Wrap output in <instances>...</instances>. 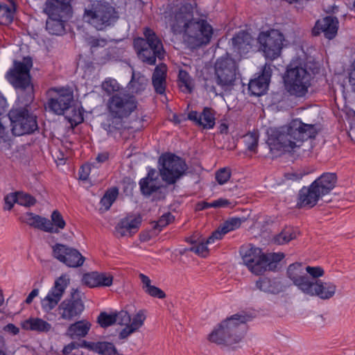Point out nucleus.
<instances>
[{"label": "nucleus", "mask_w": 355, "mask_h": 355, "mask_svg": "<svg viewBox=\"0 0 355 355\" xmlns=\"http://www.w3.org/2000/svg\"><path fill=\"white\" fill-rule=\"evenodd\" d=\"M15 4L12 3V7L6 3H0V24L8 25L12 22L15 12Z\"/></svg>", "instance_id": "36"}, {"label": "nucleus", "mask_w": 355, "mask_h": 355, "mask_svg": "<svg viewBox=\"0 0 355 355\" xmlns=\"http://www.w3.org/2000/svg\"><path fill=\"white\" fill-rule=\"evenodd\" d=\"M82 282L89 288L109 287L113 283V276L110 273L93 271L84 274Z\"/></svg>", "instance_id": "21"}, {"label": "nucleus", "mask_w": 355, "mask_h": 355, "mask_svg": "<svg viewBox=\"0 0 355 355\" xmlns=\"http://www.w3.org/2000/svg\"><path fill=\"white\" fill-rule=\"evenodd\" d=\"M139 277V279L142 284V288L145 292L146 289L150 288L152 286L151 280L150 279V278L148 276H146V275H144L143 273H140Z\"/></svg>", "instance_id": "57"}, {"label": "nucleus", "mask_w": 355, "mask_h": 355, "mask_svg": "<svg viewBox=\"0 0 355 355\" xmlns=\"http://www.w3.org/2000/svg\"><path fill=\"white\" fill-rule=\"evenodd\" d=\"M84 348L92 350L101 355H116L117 349L114 345L110 342H88L82 340Z\"/></svg>", "instance_id": "29"}, {"label": "nucleus", "mask_w": 355, "mask_h": 355, "mask_svg": "<svg viewBox=\"0 0 355 355\" xmlns=\"http://www.w3.org/2000/svg\"><path fill=\"white\" fill-rule=\"evenodd\" d=\"M91 48H96L98 46H104L106 44V40L98 38H92L89 41Z\"/></svg>", "instance_id": "61"}, {"label": "nucleus", "mask_w": 355, "mask_h": 355, "mask_svg": "<svg viewBox=\"0 0 355 355\" xmlns=\"http://www.w3.org/2000/svg\"><path fill=\"white\" fill-rule=\"evenodd\" d=\"M134 96L125 92L112 95L107 101L108 116L102 123V128L108 135H113L124 128L123 119L128 117L137 108Z\"/></svg>", "instance_id": "3"}, {"label": "nucleus", "mask_w": 355, "mask_h": 355, "mask_svg": "<svg viewBox=\"0 0 355 355\" xmlns=\"http://www.w3.org/2000/svg\"><path fill=\"white\" fill-rule=\"evenodd\" d=\"M92 327V324L87 320H80L69 324L66 331V335L70 338L80 339L85 337Z\"/></svg>", "instance_id": "27"}, {"label": "nucleus", "mask_w": 355, "mask_h": 355, "mask_svg": "<svg viewBox=\"0 0 355 355\" xmlns=\"http://www.w3.org/2000/svg\"><path fill=\"white\" fill-rule=\"evenodd\" d=\"M254 42L252 35L245 31H240L231 39V46L223 57V87L234 84L238 71V61L250 52Z\"/></svg>", "instance_id": "4"}, {"label": "nucleus", "mask_w": 355, "mask_h": 355, "mask_svg": "<svg viewBox=\"0 0 355 355\" xmlns=\"http://www.w3.org/2000/svg\"><path fill=\"white\" fill-rule=\"evenodd\" d=\"M71 10L69 0H46L44 7V12L48 17H65Z\"/></svg>", "instance_id": "24"}, {"label": "nucleus", "mask_w": 355, "mask_h": 355, "mask_svg": "<svg viewBox=\"0 0 355 355\" xmlns=\"http://www.w3.org/2000/svg\"><path fill=\"white\" fill-rule=\"evenodd\" d=\"M258 141V135L254 132H250L244 137L245 145L247 149L254 153L257 150Z\"/></svg>", "instance_id": "44"}, {"label": "nucleus", "mask_w": 355, "mask_h": 355, "mask_svg": "<svg viewBox=\"0 0 355 355\" xmlns=\"http://www.w3.org/2000/svg\"><path fill=\"white\" fill-rule=\"evenodd\" d=\"M5 201V209L8 210H10L15 203L18 204V200H17V193H11L8 195H6L4 198Z\"/></svg>", "instance_id": "52"}, {"label": "nucleus", "mask_w": 355, "mask_h": 355, "mask_svg": "<svg viewBox=\"0 0 355 355\" xmlns=\"http://www.w3.org/2000/svg\"><path fill=\"white\" fill-rule=\"evenodd\" d=\"M284 40V34L276 29L261 31L257 37L260 51L266 59L272 61L280 56Z\"/></svg>", "instance_id": "13"}, {"label": "nucleus", "mask_w": 355, "mask_h": 355, "mask_svg": "<svg viewBox=\"0 0 355 355\" xmlns=\"http://www.w3.org/2000/svg\"><path fill=\"white\" fill-rule=\"evenodd\" d=\"M243 260L248 269L260 275L266 270L275 271L279 263L284 258L282 252L264 254L259 248L251 247L242 252Z\"/></svg>", "instance_id": "10"}, {"label": "nucleus", "mask_w": 355, "mask_h": 355, "mask_svg": "<svg viewBox=\"0 0 355 355\" xmlns=\"http://www.w3.org/2000/svg\"><path fill=\"white\" fill-rule=\"evenodd\" d=\"M3 329L12 336H16L19 333V329L12 323L6 324L3 327Z\"/></svg>", "instance_id": "56"}, {"label": "nucleus", "mask_w": 355, "mask_h": 355, "mask_svg": "<svg viewBox=\"0 0 355 355\" xmlns=\"http://www.w3.org/2000/svg\"><path fill=\"white\" fill-rule=\"evenodd\" d=\"M222 239V225H220L216 231H214L211 236H209L206 243L200 242L194 244L190 248V251L193 252L196 254L205 257L208 254V248L207 245L211 244L215 242L216 240H220Z\"/></svg>", "instance_id": "30"}, {"label": "nucleus", "mask_w": 355, "mask_h": 355, "mask_svg": "<svg viewBox=\"0 0 355 355\" xmlns=\"http://www.w3.org/2000/svg\"><path fill=\"white\" fill-rule=\"evenodd\" d=\"M109 156L108 152H103L98 154L96 160L99 163H104L109 159Z\"/></svg>", "instance_id": "63"}, {"label": "nucleus", "mask_w": 355, "mask_h": 355, "mask_svg": "<svg viewBox=\"0 0 355 355\" xmlns=\"http://www.w3.org/2000/svg\"><path fill=\"white\" fill-rule=\"evenodd\" d=\"M296 232L291 227L284 229L279 234L276 235L273 241L278 245H284L296 238Z\"/></svg>", "instance_id": "38"}, {"label": "nucleus", "mask_w": 355, "mask_h": 355, "mask_svg": "<svg viewBox=\"0 0 355 355\" xmlns=\"http://www.w3.org/2000/svg\"><path fill=\"white\" fill-rule=\"evenodd\" d=\"M135 331L130 325H127L120 331L119 337L120 339H125Z\"/></svg>", "instance_id": "59"}, {"label": "nucleus", "mask_w": 355, "mask_h": 355, "mask_svg": "<svg viewBox=\"0 0 355 355\" xmlns=\"http://www.w3.org/2000/svg\"><path fill=\"white\" fill-rule=\"evenodd\" d=\"M146 318L145 311L139 310L131 319L129 325L136 331L143 326Z\"/></svg>", "instance_id": "45"}, {"label": "nucleus", "mask_w": 355, "mask_h": 355, "mask_svg": "<svg viewBox=\"0 0 355 355\" xmlns=\"http://www.w3.org/2000/svg\"><path fill=\"white\" fill-rule=\"evenodd\" d=\"M174 17L177 26L184 28L189 35V42L192 47H200L210 42L213 35L212 26L205 19H193V6L191 3H188V7H180Z\"/></svg>", "instance_id": "2"}, {"label": "nucleus", "mask_w": 355, "mask_h": 355, "mask_svg": "<svg viewBox=\"0 0 355 355\" xmlns=\"http://www.w3.org/2000/svg\"><path fill=\"white\" fill-rule=\"evenodd\" d=\"M167 66L162 63L157 65L152 76V85L157 94H165L166 87Z\"/></svg>", "instance_id": "26"}, {"label": "nucleus", "mask_w": 355, "mask_h": 355, "mask_svg": "<svg viewBox=\"0 0 355 355\" xmlns=\"http://www.w3.org/2000/svg\"><path fill=\"white\" fill-rule=\"evenodd\" d=\"M207 339L209 342L216 345L222 344V322H219L208 335Z\"/></svg>", "instance_id": "43"}, {"label": "nucleus", "mask_w": 355, "mask_h": 355, "mask_svg": "<svg viewBox=\"0 0 355 355\" xmlns=\"http://www.w3.org/2000/svg\"><path fill=\"white\" fill-rule=\"evenodd\" d=\"M52 255L69 268L80 267L85 261V257L77 249L61 243L52 246Z\"/></svg>", "instance_id": "15"}, {"label": "nucleus", "mask_w": 355, "mask_h": 355, "mask_svg": "<svg viewBox=\"0 0 355 355\" xmlns=\"http://www.w3.org/2000/svg\"><path fill=\"white\" fill-rule=\"evenodd\" d=\"M119 195V189L116 187L108 189L101 199L100 204L105 211L110 209Z\"/></svg>", "instance_id": "37"}, {"label": "nucleus", "mask_w": 355, "mask_h": 355, "mask_svg": "<svg viewBox=\"0 0 355 355\" xmlns=\"http://www.w3.org/2000/svg\"><path fill=\"white\" fill-rule=\"evenodd\" d=\"M147 80L146 77L139 73L132 71L131 80L128 83V87L135 93H140L143 92L146 87Z\"/></svg>", "instance_id": "34"}, {"label": "nucleus", "mask_w": 355, "mask_h": 355, "mask_svg": "<svg viewBox=\"0 0 355 355\" xmlns=\"http://www.w3.org/2000/svg\"><path fill=\"white\" fill-rule=\"evenodd\" d=\"M158 164L160 176L168 184H175L187 170L185 161L171 153L162 154L159 157Z\"/></svg>", "instance_id": "11"}, {"label": "nucleus", "mask_w": 355, "mask_h": 355, "mask_svg": "<svg viewBox=\"0 0 355 355\" xmlns=\"http://www.w3.org/2000/svg\"><path fill=\"white\" fill-rule=\"evenodd\" d=\"M336 286L331 282L320 279H310L304 293L310 296H317L321 300H329L336 293Z\"/></svg>", "instance_id": "18"}, {"label": "nucleus", "mask_w": 355, "mask_h": 355, "mask_svg": "<svg viewBox=\"0 0 355 355\" xmlns=\"http://www.w3.org/2000/svg\"><path fill=\"white\" fill-rule=\"evenodd\" d=\"M178 85L184 93L191 94L194 85L193 79L189 73L184 69H180L178 73Z\"/></svg>", "instance_id": "35"}, {"label": "nucleus", "mask_w": 355, "mask_h": 355, "mask_svg": "<svg viewBox=\"0 0 355 355\" xmlns=\"http://www.w3.org/2000/svg\"><path fill=\"white\" fill-rule=\"evenodd\" d=\"M336 173L325 172L316 178L309 187H303L298 193L296 207L312 208L323 196L329 194L336 186Z\"/></svg>", "instance_id": "6"}, {"label": "nucleus", "mask_w": 355, "mask_h": 355, "mask_svg": "<svg viewBox=\"0 0 355 355\" xmlns=\"http://www.w3.org/2000/svg\"><path fill=\"white\" fill-rule=\"evenodd\" d=\"M314 125L303 123L300 119H293L281 128L274 139V144L284 150H291L300 147L308 139L316 135Z\"/></svg>", "instance_id": "5"}, {"label": "nucleus", "mask_w": 355, "mask_h": 355, "mask_svg": "<svg viewBox=\"0 0 355 355\" xmlns=\"http://www.w3.org/2000/svg\"><path fill=\"white\" fill-rule=\"evenodd\" d=\"M257 287L261 291L270 293H277L281 290L280 284L275 279L261 277L256 282Z\"/></svg>", "instance_id": "32"}, {"label": "nucleus", "mask_w": 355, "mask_h": 355, "mask_svg": "<svg viewBox=\"0 0 355 355\" xmlns=\"http://www.w3.org/2000/svg\"><path fill=\"white\" fill-rule=\"evenodd\" d=\"M144 35L145 38L138 37L134 40V47L143 62L154 65L157 58L162 60L164 57L163 44L155 31L150 28H144Z\"/></svg>", "instance_id": "9"}, {"label": "nucleus", "mask_w": 355, "mask_h": 355, "mask_svg": "<svg viewBox=\"0 0 355 355\" xmlns=\"http://www.w3.org/2000/svg\"><path fill=\"white\" fill-rule=\"evenodd\" d=\"M349 82L352 86V89L355 92V60L351 65L350 71L349 73Z\"/></svg>", "instance_id": "55"}, {"label": "nucleus", "mask_w": 355, "mask_h": 355, "mask_svg": "<svg viewBox=\"0 0 355 355\" xmlns=\"http://www.w3.org/2000/svg\"><path fill=\"white\" fill-rule=\"evenodd\" d=\"M69 283V279L66 275H61L55 279L54 286L42 300L41 305L43 311L49 313L58 305Z\"/></svg>", "instance_id": "16"}, {"label": "nucleus", "mask_w": 355, "mask_h": 355, "mask_svg": "<svg viewBox=\"0 0 355 355\" xmlns=\"http://www.w3.org/2000/svg\"><path fill=\"white\" fill-rule=\"evenodd\" d=\"M311 74L300 58L292 59L283 76L286 91L290 96L303 98L311 86Z\"/></svg>", "instance_id": "7"}, {"label": "nucleus", "mask_w": 355, "mask_h": 355, "mask_svg": "<svg viewBox=\"0 0 355 355\" xmlns=\"http://www.w3.org/2000/svg\"><path fill=\"white\" fill-rule=\"evenodd\" d=\"M21 326L24 330L38 333H47L51 329V324L40 318H29L24 320Z\"/></svg>", "instance_id": "31"}, {"label": "nucleus", "mask_w": 355, "mask_h": 355, "mask_svg": "<svg viewBox=\"0 0 355 355\" xmlns=\"http://www.w3.org/2000/svg\"><path fill=\"white\" fill-rule=\"evenodd\" d=\"M39 291L37 289H33L26 298L25 302L26 304H31L33 299L38 295Z\"/></svg>", "instance_id": "64"}, {"label": "nucleus", "mask_w": 355, "mask_h": 355, "mask_svg": "<svg viewBox=\"0 0 355 355\" xmlns=\"http://www.w3.org/2000/svg\"><path fill=\"white\" fill-rule=\"evenodd\" d=\"M102 87L107 94H111L114 92H118L120 87L115 79L108 78L103 82Z\"/></svg>", "instance_id": "47"}, {"label": "nucleus", "mask_w": 355, "mask_h": 355, "mask_svg": "<svg viewBox=\"0 0 355 355\" xmlns=\"http://www.w3.org/2000/svg\"><path fill=\"white\" fill-rule=\"evenodd\" d=\"M306 173L302 172H292L287 173L285 174V178L286 180H292V181H299L302 179L304 175Z\"/></svg>", "instance_id": "54"}, {"label": "nucleus", "mask_w": 355, "mask_h": 355, "mask_svg": "<svg viewBox=\"0 0 355 355\" xmlns=\"http://www.w3.org/2000/svg\"><path fill=\"white\" fill-rule=\"evenodd\" d=\"M51 222L56 232H49V233H58L60 230H63L66 226V223L58 210H54L51 215Z\"/></svg>", "instance_id": "40"}, {"label": "nucleus", "mask_w": 355, "mask_h": 355, "mask_svg": "<svg viewBox=\"0 0 355 355\" xmlns=\"http://www.w3.org/2000/svg\"><path fill=\"white\" fill-rule=\"evenodd\" d=\"M174 220V216L171 213H166L163 214L157 220L155 228L161 230L163 227L170 224Z\"/></svg>", "instance_id": "49"}, {"label": "nucleus", "mask_w": 355, "mask_h": 355, "mask_svg": "<svg viewBox=\"0 0 355 355\" xmlns=\"http://www.w3.org/2000/svg\"><path fill=\"white\" fill-rule=\"evenodd\" d=\"M141 223L140 216H127L121 220L116 227V232L121 236H124L128 233H135Z\"/></svg>", "instance_id": "28"}, {"label": "nucleus", "mask_w": 355, "mask_h": 355, "mask_svg": "<svg viewBox=\"0 0 355 355\" xmlns=\"http://www.w3.org/2000/svg\"><path fill=\"white\" fill-rule=\"evenodd\" d=\"M84 310L85 304L77 289H73L71 295L62 301L57 309L59 319L66 321L79 318Z\"/></svg>", "instance_id": "14"}, {"label": "nucleus", "mask_w": 355, "mask_h": 355, "mask_svg": "<svg viewBox=\"0 0 355 355\" xmlns=\"http://www.w3.org/2000/svg\"><path fill=\"white\" fill-rule=\"evenodd\" d=\"M81 345L82 340L80 343L71 342L64 347L62 352L64 355H75L73 354V350L78 349L79 347L84 348Z\"/></svg>", "instance_id": "53"}, {"label": "nucleus", "mask_w": 355, "mask_h": 355, "mask_svg": "<svg viewBox=\"0 0 355 355\" xmlns=\"http://www.w3.org/2000/svg\"><path fill=\"white\" fill-rule=\"evenodd\" d=\"M116 323L119 325H129L131 321V317L129 313L126 311H121L119 312H115Z\"/></svg>", "instance_id": "48"}, {"label": "nucleus", "mask_w": 355, "mask_h": 355, "mask_svg": "<svg viewBox=\"0 0 355 355\" xmlns=\"http://www.w3.org/2000/svg\"><path fill=\"white\" fill-rule=\"evenodd\" d=\"M32 227L46 232H56L55 228H53V225L51 224V222L49 219L44 217H42L39 215L36 216V218L34 220Z\"/></svg>", "instance_id": "39"}, {"label": "nucleus", "mask_w": 355, "mask_h": 355, "mask_svg": "<svg viewBox=\"0 0 355 355\" xmlns=\"http://www.w3.org/2000/svg\"><path fill=\"white\" fill-rule=\"evenodd\" d=\"M6 107L7 101L1 92H0V116L6 112Z\"/></svg>", "instance_id": "62"}, {"label": "nucleus", "mask_w": 355, "mask_h": 355, "mask_svg": "<svg viewBox=\"0 0 355 355\" xmlns=\"http://www.w3.org/2000/svg\"><path fill=\"white\" fill-rule=\"evenodd\" d=\"M64 17H48L46 22V29L51 35H59L64 31Z\"/></svg>", "instance_id": "33"}, {"label": "nucleus", "mask_w": 355, "mask_h": 355, "mask_svg": "<svg viewBox=\"0 0 355 355\" xmlns=\"http://www.w3.org/2000/svg\"><path fill=\"white\" fill-rule=\"evenodd\" d=\"M6 77L17 93L18 103L8 114L12 133L15 136L33 134L38 130V124L36 115L28 109L35 98L30 68L24 62L15 61Z\"/></svg>", "instance_id": "1"}, {"label": "nucleus", "mask_w": 355, "mask_h": 355, "mask_svg": "<svg viewBox=\"0 0 355 355\" xmlns=\"http://www.w3.org/2000/svg\"><path fill=\"white\" fill-rule=\"evenodd\" d=\"M305 270L312 277L311 279H317L324 275V271L320 266H306Z\"/></svg>", "instance_id": "51"}, {"label": "nucleus", "mask_w": 355, "mask_h": 355, "mask_svg": "<svg viewBox=\"0 0 355 355\" xmlns=\"http://www.w3.org/2000/svg\"><path fill=\"white\" fill-rule=\"evenodd\" d=\"M36 214L31 212H27L22 216L23 222L32 227L34 220L36 218Z\"/></svg>", "instance_id": "58"}, {"label": "nucleus", "mask_w": 355, "mask_h": 355, "mask_svg": "<svg viewBox=\"0 0 355 355\" xmlns=\"http://www.w3.org/2000/svg\"><path fill=\"white\" fill-rule=\"evenodd\" d=\"M272 69L270 64H265L261 72L257 73L254 78L251 79L248 83V92L251 96H260L267 91Z\"/></svg>", "instance_id": "17"}, {"label": "nucleus", "mask_w": 355, "mask_h": 355, "mask_svg": "<svg viewBox=\"0 0 355 355\" xmlns=\"http://www.w3.org/2000/svg\"><path fill=\"white\" fill-rule=\"evenodd\" d=\"M145 293L153 297L158 299H164L166 297V293L164 291L153 285L150 288L146 289Z\"/></svg>", "instance_id": "50"}, {"label": "nucleus", "mask_w": 355, "mask_h": 355, "mask_svg": "<svg viewBox=\"0 0 355 355\" xmlns=\"http://www.w3.org/2000/svg\"><path fill=\"white\" fill-rule=\"evenodd\" d=\"M242 220L239 217H232L223 222V235L238 229L241 225Z\"/></svg>", "instance_id": "42"}, {"label": "nucleus", "mask_w": 355, "mask_h": 355, "mask_svg": "<svg viewBox=\"0 0 355 355\" xmlns=\"http://www.w3.org/2000/svg\"><path fill=\"white\" fill-rule=\"evenodd\" d=\"M338 27L339 21L336 17L327 16L316 21L312 34L318 36L322 33L325 38L332 40L336 36Z\"/></svg>", "instance_id": "19"}, {"label": "nucleus", "mask_w": 355, "mask_h": 355, "mask_svg": "<svg viewBox=\"0 0 355 355\" xmlns=\"http://www.w3.org/2000/svg\"><path fill=\"white\" fill-rule=\"evenodd\" d=\"M73 101V95L67 90H60L55 98H51L48 101V107L53 113L61 115L68 110Z\"/></svg>", "instance_id": "20"}, {"label": "nucleus", "mask_w": 355, "mask_h": 355, "mask_svg": "<svg viewBox=\"0 0 355 355\" xmlns=\"http://www.w3.org/2000/svg\"><path fill=\"white\" fill-rule=\"evenodd\" d=\"M139 185L141 194L145 196H150L156 193L162 187L156 170L149 168L146 176L139 180Z\"/></svg>", "instance_id": "22"}, {"label": "nucleus", "mask_w": 355, "mask_h": 355, "mask_svg": "<svg viewBox=\"0 0 355 355\" xmlns=\"http://www.w3.org/2000/svg\"><path fill=\"white\" fill-rule=\"evenodd\" d=\"M188 119L196 125L207 129L212 128L215 125L214 114L211 109L207 107L203 109L200 114H198L196 111H191L188 114Z\"/></svg>", "instance_id": "25"}, {"label": "nucleus", "mask_w": 355, "mask_h": 355, "mask_svg": "<svg viewBox=\"0 0 355 355\" xmlns=\"http://www.w3.org/2000/svg\"><path fill=\"white\" fill-rule=\"evenodd\" d=\"M83 19L96 31H102L114 25L119 14L109 3L96 1L89 8L85 9Z\"/></svg>", "instance_id": "8"}, {"label": "nucleus", "mask_w": 355, "mask_h": 355, "mask_svg": "<svg viewBox=\"0 0 355 355\" xmlns=\"http://www.w3.org/2000/svg\"><path fill=\"white\" fill-rule=\"evenodd\" d=\"M247 314H234L223 320V345L232 346L239 343L247 329L246 322L250 320Z\"/></svg>", "instance_id": "12"}, {"label": "nucleus", "mask_w": 355, "mask_h": 355, "mask_svg": "<svg viewBox=\"0 0 355 355\" xmlns=\"http://www.w3.org/2000/svg\"><path fill=\"white\" fill-rule=\"evenodd\" d=\"M18 205L24 207H31L35 204V198L30 194L24 192H17Z\"/></svg>", "instance_id": "46"}, {"label": "nucleus", "mask_w": 355, "mask_h": 355, "mask_svg": "<svg viewBox=\"0 0 355 355\" xmlns=\"http://www.w3.org/2000/svg\"><path fill=\"white\" fill-rule=\"evenodd\" d=\"M222 69V62H220V58H218L216 60L215 71L216 75V82L218 85H222V77L219 74V71Z\"/></svg>", "instance_id": "60"}, {"label": "nucleus", "mask_w": 355, "mask_h": 355, "mask_svg": "<svg viewBox=\"0 0 355 355\" xmlns=\"http://www.w3.org/2000/svg\"><path fill=\"white\" fill-rule=\"evenodd\" d=\"M287 275L292 280L293 284L304 293L310 281V277L304 274L302 264L295 262L289 265L287 269Z\"/></svg>", "instance_id": "23"}, {"label": "nucleus", "mask_w": 355, "mask_h": 355, "mask_svg": "<svg viewBox=\"0 0 355 355\" xmlns=\"http://www.w3.org/2000/svg\"><path fill=\"white\" fill-rule=\"evenodd\" d=\"M97 322L103 328H107L116 323L114 313H107V312H101L97 318Z\"/></svg>", "instance_id": "41"}]
</instances>
